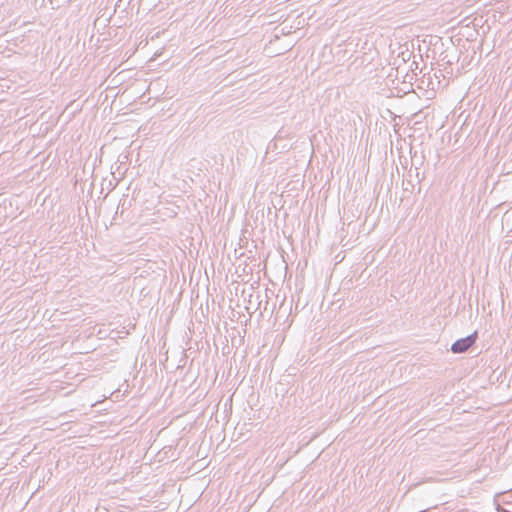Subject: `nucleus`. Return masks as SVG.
Masks as SVG:
<instances>
[{
  "mask_svg": "<svg viewBox=\"0 0 512 512\" xmlns=\"http://www.w3.org/2000/svg\"><path fill=\"white\" fill-rule=\"evenodd\" d=\"M477 332L468 335L467 337L456 340L452 346L451 351L455 354L466 352L476 342Z\"/></svg>",
  "mask_w": 512,
  "mask_h": 512,
  "instance_id": "1",
  "label": "nucleus"
},
{
  "mask_svg": "<svg viewBox=\"0 0 512 512\" xmlns=\"http://www.w3.org/2000/svg\"><path fill=\"white\" fill-rule=\"evenodd\" d=\"M131 206V200H128L127 195H124L119 202L117 211L121 208V213Z\"/></svg>",
  "mask_w": 512,
  "mask_h": 512,
  "instance_id": "2",
  "label": "nucleus"
}]
</instances>
